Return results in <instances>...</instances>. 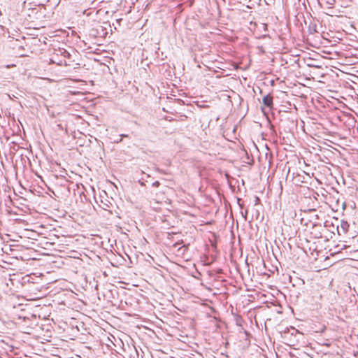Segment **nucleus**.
<instances>
[{
    "mask_svg": "<svg viewBox=\"0 0 358 358\" xmlns=\"http://www.w3.org/2000/svg\"><path fill=\"white\" fill-rule=\"evenodd\" d=\"M50 63L51 64H56L58 66H66L67 62L65 60V59L62 58L57 53L54 54L51 58L50 59Z\"/></svg>",
    "mask_w": 358,
    "mask_h": 358,
    "instance_id": "f257e3e1",
    "label": "nucleus"
},
{
    "mask_svg": "<svg viewBox=\"0 0 358 358\" xmlns=\"http://www.w3.org/2000/svg\"><path fill=\"white\" fill-rule=\"evenodd\" d=\"M350 224L347 221H345L342 220L341 221V225L340 227H337V231L339 235H341L342 234H345L348 231Z\"/></svg>",
    "mask_w": 358,
    "mask_h": 358,
    "instance_id": "f03ea898",
    "label": "nucleus"
},
{
    "mask_svg": "<svg viewBox=\"0 0 358 358\" xmlns=\"http://www.w3.org/2000/svg\"><path fill=\"white\" fill-rule=\"evenodd\" d=\"M262 102L265 106L271 108L273 106V96L270 94L265 95L262 99Z\"/></svg>",
    "mask_w": 358,
    "mask_h": 358,
    "instance_id": "7ed1b4c3",
    "label": "nucleus"
},
{
    "mask_svg": "<svg viewBox=\"0 0 358 358\" xmlns=\"http://www.w3.org/2000/svg\"><path fill=\"white\" fill-rule=\"evenodd\" d=\"M57 52L59 55V56L62 57L63 59L71 57V54L66 50H65L64 48H59L57 51Z\"/></svg>",
    "mask_w": 358,
    "mask_h": 358,
    "instance_id": "20e7f679",
    "label": "nucleus"
},
{
    "mask_svg": "<svg viewBox=\"0 0 358 358\" xmlns=\"http://www.w3.org/2000/svg\"><path fill=\"white\" fill-rule=\"evenodd\" d=\"M315 28H316V26H315V25H314V27H313V28H312V29H311V27H309L310 33V34H313V32H316V29H315Z\"/></svg>",
    "mask_w": 358,
    "mask_h": 358,
    "instance_id": "39448f33",
    "label": "nucleus"
},
{
    "mask_svg": "<svg viewBox=\"0 0 358 358\" xmlns=\"http://www.w3.org/2000/svg\"><path fill=\"white\" fill-rule=\"evenodd\" d=\"M260 201V199L258 196H255V205H257Z\"/></svg>",
    "mask_w": 358,
    "mask_h": 358,
    "instance_id": "423d86ee",
    "label": "nucleus"
},
{
    "mask_svg": "<svg viewBox=\"0 0 358 358\" xmlns=\"http://www.w3.org/2000/svg\"><path fill=\"white\" fill-rule=\"evenodd\" d=\"M159 185H160V183H159V181H155V182H154L152 184V185L153 187H159Z\"/></svg>",
    "mask_w": 358,
    "mask_h": 358,
    "instance_id": "0eeeda50",
    "label": "nucleus"
},
{
    "mask_svg": "<svg viewBox=\"0 0 358 358\" xmlns=\"http://www.w3.org/2000/svg\"><path fill=\"white\" fill-rule=\"evenodd\" d=\"M122 141V138L118 137V138H116L115 140H114V143H120Z\"/></svg>",
    "mask_w": 358,
    "mask_h": 358,
    "instance_id": "6e6552de",
    "label": "nucleus"
},
{
    "mask_svg": "<svg viewBox=\"0 0 358 358\" xmlns=\"http://www.w3.org/2000/svg\"><path fill=\"white\" fill-rule=\"evenodd\" d=\"M119 137L122 138V139L123 138L129 137V136L127 134H122L119 135Z\"/></svg>",
    "mask_w": 358,
    "mask_h": 358,
    "instance_id": "1a4fd4ad",
    "label": "nucleus"
},
{
    "mask_svg": "<svg viewBox=\"0 0 358 358\" xmlns=\"http://www.w3.org/2000/svg\"><path fill=\"white\" fill-rule=\"evenodd\" d=\"M121 21H122V19H117L116 20L117 23H118V24H120Z\"/></svg>",
    "mask_w": 358,
    "mask_h": 358,
    "instance_id": "9d476101",
    "label": "nucleus"
},
{
    "mask_svg": "<svg viewBox=\"0 0 358 358\" xmlns=\"http://www.w3.org/2000/svg\"><path fill=\"white\" fill-rule=\"evenodd\" d=\"M266 27H267V25L266 24H264V30L266 29Z\"/></svg>",
    "mask_w": 358,
    "mask_h": 358,
    "instance_id": "9b49d317",
    "label": "nucleus"
}]
</instances>
